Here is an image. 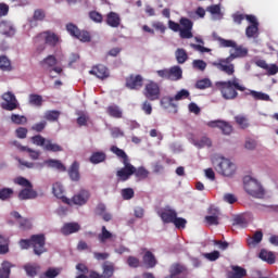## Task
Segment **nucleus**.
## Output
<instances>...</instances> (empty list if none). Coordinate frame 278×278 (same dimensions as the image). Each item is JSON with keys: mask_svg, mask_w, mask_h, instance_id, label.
<instances>
[{"mask_svg": "<svg viewBox=\"0 0 278 278\" xmlns=\"http://www.w3.org/2000/svg\"><path fill=\"white\" fill-rule=\"evenodd\" d=\"M174 101L175 100L173 99V97H164L161 99V105L165 110H168V108H170V106L175 108Z\"/></svg>", "mask_w": 278, "mask_h": 278, "instance_id": "52", "label": "nucleus"}, {"mask_svg": "<svg viewBox=\"0 0 278 278\" xmlns=\"http://www.w3.org/2000/svg\"><path fill=\"white\" fill-rule=\"evenodd\" d=\"M106 114L112 118H123V110L116 104L108 106Z\"/></svg>", "mask_w": 278, "mask_h": 278, "instance_id": "32", "label": "nucleus"}, {"mask_svg": "<svg viewBox=\"0 0 278 278\" xmlns=\"http://www.w3.org/2000/svg\"><path fill=\"white\" fill-rule=\"evenodd\" d=\"M245 18L249 23H251L250 26L247 27L245 29V36L248 38H255L257 36L260 23L257 22V17L254 15H245Z\"/></svg>", "mask_w": 278, "mask_h": 278, "instance_id": "11", "label": "nucleus"}, {"mask_svg": "<svg viewBox=\"0 0 278 278\" xmlns=\"http://www.w3.org/2000/svg\"><path fill=\"white\" fill-rule=\"evenodd\" d=\"M76 38L80 40V42H90V34L88 31L78 30Z\"/></svg>", "mask_w": 278, "mask_h": 278, "instance_id": "63", "label": "nucleus"}, {"mask_svg": "<svg viewBox=\"0 0 278 278\" xmlns=\"http://www.w3.org/2000/svg\"><path fill=\"white\" fill-rule=\"evenodd\" d=\"M43 151H50L51 153H60L61 151H64V148L53 142L52 140L47 139L46 146L43 147Z\"/></svg>", "mask_w": 278, "mask_h": 278, "instance_id": "31", "label": "nucleus"}, {"mask_svg": "<svg viewBox=\"0 0 278 278\" xmlns=\"http://www.w3.org/2000/svg\"><path fill=\"white\" fill-rule=\"evenodd\" d=\"M13 182L16 184L17 186H22V188H31V182L27 180V178L23 176H18L15 179H13Z\"/></svg>", "mask_w": 278, "mask_h": 278, "instance_id": "45", "label": "nucleus"}, {"mask_svg": "<svg viewBox=\"0 0 278 278\" xmlns=\"http://www.w3.org/2000/svg\"><path fill=\"white\" fill-rule=\"evenodd\" d=\"M243 184L244 190L250 197H254V199H264V188L255 178L247 176Z\"/></svg>", "mask_w": 278, "mask_h": 278, "instance_id": "3", "label": "nucleus"}, {"mask_svg": "<svg viewBox=\"0 0 278 278\" xmlns=\"http://www.w3.org/2000/svg\"><path fill=\"white\" fill-rule=\"evenodd\" d=\"M43 101L45 100L42 99V96H40V94L31 93L28 96V103H29V105H33L34 108H42Z\"/></svg>", "mask_w": 278, "mask_h": 278, "instance_id": "34", "label": "nucleus"}, {"mask_svg": "<svg viewBox=\"0 0 278 278\" xmlns=\"http://www.w3.org/2000/svg\"><path fill=\"white\" fill-rule=\"evenodd\" d=\"M12 144L13 147H16L18 151H27V153H29V157L33 160H38L40 157V151L31 150L25 146H22L18 143V141H13Z\"/></svg>", "mask_w": 278, "mask_h": 278, "instance_id": "23", "label": "nucleus"}, {"mask_svg": "<svg viewBox=\"0 0 278 278\" xmlns=\"http://www.w3.org/2000/svg\"><path fill=\"white\" fill-rule=\"evenodd\" d=\"M58 64V60L53 55H49L41 62V66L46 70L53 68Z\"/></svg>", "mask_w": 278, "mask_h": 278, "instance_id": "43", "label": "nucleus"}, {"mask_svg": "<svg viewBox=\"0 0 278 278\" xmlns=\"http://www.w3.org/2000/svg\"><path fill=\"white\" fill-rule=\"evenodd\" d=\"M0 70L1 71H12V63L8 56H0Z\"/></svg>", "mask_w": 278, "mask_h": 278, "instance_id": "46", "label": "nucleus"}, {"mask_svg": "<svg viewBox=\"0 0 278 278\" xmlns=\"http://www.w3.org/2000/svg\"><path fill=\"white\" fill-rule=\"evenodd\" d=\"M244 149L248 151H255V149H257V141L251 138H247L244 142Z\"/></svg>", "mask_w": 278, "mask_h": 278, "instance_id": "58", "label": "nucleus"}, {"mask_svg": "<svg viewBox=\"0 0 278 278\" xmlns=\"http://www.w3.org/2000/svg\"><path fill=\"white\" fill-rule=\"evenodd\" d=\"M47 140L45 137L37 135L31 137V142L33 144H36L37 147H42V149H45L46 144H47Z\"/></svg>", "mask_w": 278, "mask_h": 278, "instance_id": "48", "label": "nucleus"}, {"mask_svg": "<svg viewBox=\"0 0 278 278\" xmlns=\"http://www.w3.org/2000/svg\"><path fill=\"white\" fill-rule=\"evenodd\" d=\"M217 90L222 93L223 99L226 101H233V99H238V91L244 92L247 87L240 84V79L233 77L231 80L227 81H217L215 83Z\"/></svg>", "mask_w": 278, "mask_h": 278, "instance_id": "1", "label": "nucleus"}, {"mask_svg": "<svg viewBox=\"0 0 278 278\" xmlns=\"http://www.w3.org/2000/svg\"><path fill=\"white\" fill-rule=\"evenodd\" d=\"M61 273H62V267H50L45 271L43 277L55 278L59 275H61Z\"/></svg>", "mask_w": 278, "mask_h": 278, "instance_id": "41", "label": "nucleus"}, {"mask_svg": "<svg viewBox=\"0 0 278 278\" xmlns=\"http://www.w3.org/2000/svg\"><path fill=\"white\" fill-rule=\"evenodd\" d=\"M193 146L197 147L198 149H205V147L210 149V147H212V139L207 137H202L199 140H194Z\"/></svg>", "mask_w": 278, "mask_h": 278, "instance_id": "38", "label": "nucleus"}, {"mask_svg": "<svg viewBox=\"0 0 278 278\" xmlns=\"http://www.w3.org/2000/svg\"><path fill=\"white\" fill-rule=\"evenodd\" d=\"M124 167L118 169L116 176L118 181H127L136 173V167L129 163V160L123 161Z\"/></svg>", "mask_w": 278, "mask_h": 278, "instance_id": "8", "label": "nucleus"}, {"mask_svg": "<svg viewBox=\"0 0 278 278\" xmlns=\"http://www.w3.org/2000/svg\"><path fill=\"white\" fill-rule=\"evenodd\" d=\"M207 10L211 12L213 21H220V18H223V12H220V5L214 4L208 7Z\"/></svg>", "mask_w": 278, "mask_h": 278, "instance_id": "39", "label": "nucleus"}, {"mask_svg": "<svg viewBox=\"0 0 278 278\" xmlns=\"http://www.w3.org/2000/svg\"><path fill=\"white\" fill-rule=\"evenodd\" d=\"M24 270H26L28 277H36L38 275V266L36 265L26 264Z\"/></svg>", "mask_w": 278, "mask_h": 278, "instance_id": "49", "label": "nucleus"}, {"mask_svg": "<svg viewBox=\"0 0 278 278\" xmlns=\"http://www.w3.org/2000/svg\"><path fill=\"white\" fill-rule=\"evenodd\" d=\"M144 97L150 101H157L160 99V85L153 81L148 83L144 88Z\"/></svg>", "mask_w": 278, "mask_h": 278, "instance_id": "9", "label": "nucleus"}, {"mask_svg": "<svg viewBox=\"0 0 278 278\" xmlns=\"http://www.w3.org/2000/svg\"><path fill=\"white\" fill-rule=\"evenodd\" d=\"M89 73L98 77V79H108V77H110V71L105 65L94 66Z\"/></svg>", "mask_w": 278, "mask_h": 278, "instance_id": "15", "label": "nucleus"}, {"mask_svg": "<svg viewBox=\"0 0 278 278\" xmlns=\"http://www.w3.org/2000/svg\"><path fill=\"white\" fill-rule=\"evenodd\" d=\"M53 194L56 197V199H62L63 203H66L67 205H71V199L64 197V187H62V184L55 182L52 187Z\"/></svg>", "mask_w": 278, "mask_h": 278, "instance_id": "18", "label": "nucleus"}, {"mask_svg": "<svg viewBox=\"0 0 278 278\" xmlns=\"http://www.w3.org/2000/svg\"><path fill=\"white\" fill-rule=\"evenodd\" d=\"M247 94L254 99V101H273L268 93H264L262 91L251 90L249 89Z\"/></svg>", "mask_w": 278, "mask_h": 278, "instance_id": "24", "label": "nucleus"}, {"mask_svg": "<svg viewBox=\"0 0 278 278\" xmlns=\"http://www.w3.org/2000/svg\"><path fill=\"white\" fill-rule=\"evenodd\" d=\"M91 164H101V162H105V153L104 152H93L90 156Z\"/></svg>", "mask_w": 278, "mask_h": 278, "instance_id": "42", "label": "nucleus"}, {"mask_svg": "<svg viewBox=\"0 0 278 278\" xmlns=\"http://www.w3.org/2000/svg\"><path fill=\"white\" fill-rule=\"evenodd\" d=\"M45 242L46 238L42 233L33 235L30 237V247H33L35 255H42V253L47 251V249H45Z\"/></svg>", "mask_w": 278, "mask_h": 278, "instance_id": "7", "label": "nucleus"}, {"mask_svg": "<svg viewBox=\"0 0 278 278\" xmlns=\"http://www.w3.org/2000/svg\"><path fill=\"white\" fill-rule=\"evenodd\" d=\"M12 194H14V189L12 188H3L0 190V201H8L12 199Z\"/></svg>", "mask_w": 278, "mask_h": 278, "instance_id": "44", "label": "nucleus"}, {"mask_svg": "<svg viewBox=\"0 0 278 278\" xmlns=\"http://www.w3.org/2000/svg\"><path fill=\"white\" fill-rule=\"evenodd\" d=\"M111 151H112V153H115V155H117V157H122L123 162H125V160H128L125 151H123L118 147H116V146L111 147Z\"/></svg>", "mask_w": 278, "mask_h": 278, "instance_id": "59", "label": "nucleus"}, {"mask_svg": "<svg viewBox=\"0 0 278 278\" xmlns=\"http://www.w3.org/2000/svg\"><path fill=\"white\" fill-rule=\"evenodd\" d=\"M134 175H136V177L139 179H147V177H149V170H147L144 167H139L138 169H135Z\"/></svg>", "mask_w": 278, "mask_h": 278, "instance_id": "61", "label": "nucleus"}, {"mask_svg": "<svg viewBox=\"0 0 278 278\" xmlns=\"http://www.w3.org/2000/svg\"><path fill=\"white\" fill-rule=\"evenodd\" d=\"M0 34H2V36L12 37L16 34V28H14V25L10 22H1Z\"/></svg>", "mask_w": 278, "mask_h": 278, "instance_id": "20", "label": "nucleus"}, {"mask_svg": "<svg viewBox=\"0 0 278 278\" xmlns=\"http://www.w3.org/2000/svg\"><path fill=\"white\" fill-rule=\"evenodd\" d=\"M233 49H235V52L230 51V55H229L232 60H236L238 58H247V55H249V49L242 46H238V43H236V47Z\"/></svg>", "mask_w": 278, "mask_h": 278, "instance_id": "26", "label": "nucleus"}, {"mask_svg": "<svg viewBox=\"0 0 278 278\" xmlns=\"http://www.w3.org/2000/svg\"><path fill=\"white\" fill-rule=\"evenodd\" d=\"M72 181H79V163L74 162L68 170Z\"/></svg>", "mask_w": 278, "mask_h": 278, "instance_id": "35", "label": "nucleus"}, {"mask_svg": "<svg viewBox=\"0 0 278 278\" xmlns=\"http://www.w3.org/2000/svg\"><path fill=\"white\" fill-rule=\"evenodd\" d=\"M233 227H247V225H249V222H247V218H244L243 216H237L233 218L232 222Z\"/></svg>", "mask_w": 278, "mask_h": 278, "instance_id": "53", "label": "nucleus"}, {"mask_svg": "<svg viewBox=\"0 0 278 278\" xmlns=\"http://www.w3.org/2000/svg\"><path fill=\"white\" fill-rule=\"evenodd\" d=\"M45 118L46 121H58L60 118V112L58 111H48L45 113Z\"/></svg>", "mask_w": 278, "mask_h": 278, "instance_id": "60", "label": "nucleus"}, {"mask_svg": "<svg viewBox=\"0 0 278 278\" xmlns=\"http://www.w3.org/2000/svg\"><path fill=\"white\" fill-rule=\"evenodd\" d=\"M263 238L264 233H262V231H256L252 238L248 239L249 247H256V244L262 242Z\"/></svg>", "mask_w": 278, "mask_h": 278, "instance_id": "40", "label": "nucleus"}, {"mask_svg": "<svg viewBox=\"0 0 278 278\" xmlns=\"http://www.w3.org/2000/svg\"><path fill=\"white\" fill-rule=\"evenodd\" d=\"M193 25L194 24L189 18H186V17L180 18V38H184V39L193 38L194 36L192 35Z\"/></svg>", "mask_w": 278, "mask_h": 278, "instance_id": "10", "label": "nucleus"}, {"mask_svg": "<svg viewBox=\"0 0 278 278\" xmlns=\"http://www.w3.org/2000/svg\"><path fill=\"white\" fill-rule=\"evenodd\" d=\"M90 199V192L88 190H80L78 193H76L72 200L71 205H86L88 203V200Z\"/></svg>", "mask_w": 278, "mask_h": 278, "instance_id": "12", "label": "nucleus"}, {"mask_svg": "<svg viewBox=\"0 0 278 278\" xmlns=\"http://www.w3.org/2000/svg\"><path fill=\"white\" fill-rule=\"evenodd\" d=\"M112 275H114V265H112L110 263H105L103 265L102 278H110V277H112Z\"/></svg>", "mask_w": 278, "mask_h": 278, "instance_id": "47", "label": "nucleus"}, {"mask_svg": "<svg viewBox=\"0 0 278 278\" xmlns=\"http://www.w3.org/2000/svg\"><path fill=\"white\" fill-rule=\"evenodd\" d=\"M184 75V71L179 65H175L169 68V80L170 81H179Z\"/></svg>", "mask_w": 278, "mask_h": 278, "instance_id": "28", "label": "nucleus"}, {"mask_svg": "<svg viewBox=\"0 0 278 278\" xmlns=\"http://www.w3.org/2000/svg\"><path fill=\"white\" fill-rule=\"evenodd\" d=\"M20 229H31V219L22 218L18 222Z\"/></svg>", "mask_w": 278, "mask_h": 278, "instance_id": "64", "label": "nucleus"}, {"mask_svg": "<svg viewBox=\"0 0 278 278\" xmlns=\"http://www.w3.org/2000/svg\"><path fill=\"white\" fill-rule=\"evenodd\" d=\"M217 40L219 41V47L231 48V49H235L236 47V41L233 40L223 39L222 37H217Z\"/></svg>", "mask_w": 278, "mask_h": 278, "instance_id": "54", "label": "nucleus"}, {"mask_svg": "<svg viewBox=\"0 0 278 278\" xmlns=\"http://www.w3.org/2000/svg\"><path fill=\"white\" fill-rule=\"evenodd\" d=\"M186 273V267L179 264H174L169 268V276L165 278H181V275Z\"/></svg>", "mask_w": 278, "mask_h": 278, "instance_id": "21", "label": "nucleus"}, {"mask_svg": "<svg viewBox=\"0 0 278 278\" xmlns=\"http://www.w3.org/2000/svg\"><path fill=\"white\" fill-rule=\"evenodd\" d=\"M43 40H45L46 45H49V47H58V45H60V42H62L60 35H58L53 31H43L34 38L35 45H38V43L42 42Z\"/></svg>", "mask_w": 278, "mask_h": 278, "instance_id": "4", "label": "nucleus"}, {"mask_svg": "<svg viewBox=\"0 0 278 278\" xmlns=\"http://www.w3.org/2000/svg\"><path fill=\"white\" fill-rule=\"evenodd\" d=\"M106 24L110 27H118L121 25V15L115 12H110L106 15Z\"/></svg>", "mask_w": 278, "mask_h": 278, "instance_id": "30", "label": "nucleus"}, {"mask_svg": "<svg viewBox=\"0 0 278 278\" xmlns=\"http://www.w3.org/2000/svg\"><path fill=\"white\" fill-rule=\"evenodd\" d=\"M211 86H212V80H210L208 78L198 80L195 84V88H198L199 90H205L206 88H210Z\"/></svg>", "mask_w": 278, "mask_h": 278, "instance_id": "50", "label": "nucleus"}, {"mask_svg": "<svg viewBox=\"0 0 278 278\" xmlns=\"http://www.w3.org/2000/svg\"><path fill=\"white\" fill-rule=\"evenodd\" d=\"M79 229H81V226H79L78 223H67L63 225L61 233H63V236H71V233H77Z\"/></svg>", "mask_w": 278, "mask_h": 278, "instance_id": "22", "label": "nucleus"}, {"mask_svg": "<svg viewBox=\"0 0 278 278\" xmlns=\"http://www.w3.org/2000/svg\"><path fill=\"white\" fill-rule=\"evenodd\" d=\"M98 240L101 244H105V242H112V240H116V235L112 233L105 226H102L101 232L98 235Z\"/></svg>", "mask_w": 278, "mask_h": 278, "instance_id": "16", "label": "nucleus"}, {"mask_svg": "<svg viewBox=\"0 0 278 278\" xmlns=\"http://www.w3.org/2000/svg\"><path fill=\"white\" fill-rule=\"evenodd\" d=\"M247 277V269L240 266H232V271L228 275V278H242Z\"/></svg>", "mask_w": 278, "mask_h": 278, "instance_id": "37", "label": "nucleus"}, {"mask_svg": "<svg viewBox=\"0 0 278 278\" xmlns=\"http://www.w3.org/2000/svg\"><path fill=\"white\" fill-rule=\"evenodd\" d=\"M143 264H146L148 268H154V266L157 264L155 255H153L151 252H146L143 255Z\"/></svg>", "mask_w": 278, "mask_h": 278, "instance_id": "36", "label": "nucleus"}, {"mask_svg": "<svg viewBox=\"0 0 278 278\" xmlns=\"http://www.w3.org/2000/svg\"><path fill=\"white\" fill-rule=\"evenodd\" d=\"M175 58L178 64H186L188 62V52L184 48H178L175 51Z\"/></svg>", "mask_w": 278, "mask_h": 278, "instance_id": "33", "label": "nucleus"}, {"mask_svg": "<svg viewBox=\"0 0 278 278\" xmlns=\"http://www.w3.org/2000/svg\"><path fill=\"white\" fill-rule=\"evenodd\" d=\"M213 164L216 166L217 173L224 177H233L237 167L229 159L217 156L213 159Z\"/></svg>", "mask_w": 278, "mask_h": 278, "instance_id": "2", "label": "nucleus"}, {"mask_svg": "<svg viewBox=\"0 0 278 278\" xmlns=\"http://www.w3.org/2000/svg\"><path fill=\"white\" fill-rule=\"evenodd\" d=\"M14 265L9 261H3L0 266V278H10Z\"/></svg>", "mask_w": 278, "mask_h": 278, "instance_id": "27", "label": "nucleus"}, {"mask_svg": "<svg viewBox=\"0 0 278 278\" xmlns=\"http://www.w3.org/2000/svg\"><path fill=\"white\" fill-rule=\"evenodd\" d=\"M208 214L211 215H207L205 217L207 225H218V216H220V212L218 211V208L211 207Z\"/></svg>", "mask_w": 278, "mask_h": 278, "instance_id": "25", "label": "nucleus"}, {"mask_svg": "<svg viewBox=\"0 0 278 278\" xmlns=\"http://www.w3.org/2000/svg\"><path fill=\"white\" fill-rule=\"evenodd\" d=\"M11 121L15 125H25V123H27V117H25L24 115L12 114Z\"/></svg>", "mask_w": 278, "mask_h": 278, "instance_id": "51", "label": "nucleus"}, {"mask_svg": "<svg viewBox=\"0 0 278 278\" xmlns=\"http://www.w3.org/2000/svg\"><path fill=\"white\" fill-rule=\"evenodd\" d=\"M126 86L130 90H140L142 88V76L140 75H131L126 79Z\"/></svg>", "mask_w": 278, "mask_h": 278, "instance_id": "14", "label": "nucleus"}, {"mask_svg": "<svg viewBox=\"0 0 278 278\" xmlns=\"http://www.w3.org/2000/svg\"><path fill=\"white\" fill-rule=\"evenodd\" d=\"M160 216L163 223H173L177 216V212L170 208V206H167L160 212Z\"/></svg>", "mask_w": 278, "mask_h": 278, "instance_id": "17", "label": "nucleus"}, {"mask_svg": "<svg viewBox=\"0 0 278 278\" xmlns=\"http://www.w3.org/2000/svg\"><path fill=\"white\" fill-rule=\"evenodd\" d=\"M88 121H90V117L88 116V114L86 113L78 114L77 125H79V127H86V125H88Z\"/></svg>", "mask_w": 278, "mask_h": 278, "instance_id": "57", "label": "nucleus"}, {"mask_svg": "<svg viewBox=\"0 0 278 278\" xmlns=\"http://www.w3.org/2000/svg\"><path fill=\"white\" fill-rule=\"evenodd\" d=\"M188 97H190V91L182 89L178 91L173 99L174 101H184V99H188Z\"/></svg>", "mask_w": 278, "mask_h": 278, "instance_id": "55", "label": "nucleus"}, {"mask_svg": "<svg viewBox=\"0 0 278 278\" xmlns=\"http://www.w3.org/2000/svg\"><path fill=\"white\" fill-rule=\"evenodd\" d=\"M233 59L228 56L226 59H218L215 62H211L212 66H215L222 73H226V75H233L236 73V66L233 65Z\"/></svg>", "mask_w": 278, "mask_h": 278, "instance_id": "6", "label": "nucleus"}, {"mask_svg": "<svg viewBox=\"0 0 278 278\" xmlns=\"http://www.w3.org/2000/svg\"><path fill=\"white\" fill-rule=\"evenodd\" d=\"M46 168H51L52 170H58L59 173H66V166L60 160L48 159L45 160Z\"/></svg>", "mask_w": 278, "mask_h": 278, "instance_id": "13", "label": "nucleus"}, {"mask_svg": "<svg viewBox=\"0 0 278 278\" xmlns=\"http://www.w3.org/2000/svg\"><path fill=\"white\" fill-rule=\"evenodd\" d=\"M258 257L260 260H262L263 262H266L267 264H275L276 262L275 253L268 250H261Z\"/></svg>", "mask_w": 278, "mask_h": 278, "instance_id": "29", "label": "nucleus"}, {"mask_svg": "<svg viewBox=\"0 0 278 278\" xmlns=\"http://www.w3.org/2000/svg\"><path fill=\"white\" fill-rule=\"evenodd\" d=\"M219 129H222L223 134H225L226 136H229L233 131V127L230 126L229 123L223 121L222 125L219 126Z\"/></svg>", "mask_w": 278, "mask_h": 278, "instance_id": "62", "label": "nucleus"}, {"mask_svg": "<svg viewBox=\"0 0 278 278\" xmlns=\"http://www.w3.org/2000/svg\"><path fill=\"white\" fill-rule=\"evenodd\" d=\"M192 67L195 68V71H205L207 68V63L203 60H193Z\"/></svg>", "mask_w": 278, "mask_h": 278, "instance_id": "56", "label": "nucleus"}, {"mask_svg": "<svg viewBox=\"0 0 278 278\" xmlns=\"http://www.w3.org/2000/svg\"><path fill=\"white\" fill-rule=\"evenodd\" d=\"M2 102L1 108L2 110H7V112H14V110H18L21 104L16 99V96L12 91H7L1 96Z\"/></svg>", "mask_w": 278, "mask_h": 278, "instance_id": "5", "label": "nucleus"}, {"mask_svg": "<svg viewBox=\"0 0 278 278\" xmlns=\"http://www.w3.org/2000/svg\"><path fill=\"white\" fill-rule=\"evenodd\" d=\"M36 197H38V193L36 192V190H34V186L24 188L18 193V199L21 201H27L29 199H36Z\"/></svg>", "mask_w": 278, "mask_h": 278, "instance_id": "19", "label": "nucleus"}]
</instances>
